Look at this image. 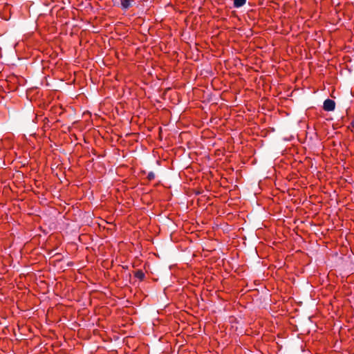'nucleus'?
Listing matches in <instances>:
<instances>
[{
	"label": "nucleus",
	"instance_id": "3",
	"mask_svg": "<svg viewBox=\"0 0 354 354\" xmlns=\"http://www.w3.org/2000/svg\"><path fill=\"white\" fill-rule=\"evenodd\" d=\"M246 2V0H234V6L235 8H240L243 6Z\"/></svg>",
	"mask_w": 354,
	"mask_h": 354
},
{
	"label": "nucleus",
	"instance_id": "5",
	"mask_svg": "<svg viewBox=\"0 0 354 354\" xmlns=\"http://www.w3.org/2000/svg\"><path fill=\"white\" fill-rule=\"evenodd\" d=\"M154 178H155V174H154V172H153V171L149 172V174H147V179L149 180H152Z\"/></svg>",
	"mask_w": 354,
	"mask_h": 354
},
{
	"label": "nucleus",
	"instance_id": "6",
	"mask_svg": "<svg viewBox=\"0 0 354 354\" xmlns=\"http://www.w3.org/2000/svg\"><path fill=\"white\" fill-rule=\"evenodd\" d=\"M351 126L354 129V120L351 122Z\"/></svg>",
	"mask_w": 354,
	"mask_h": 354
},
{
	"label": "nucleus",
	"instance_id": "1",
	"mask_svg": "<svg viewBox=\"0 0 354 354\" xmlns=\"http://www.w3.org/2000/svg\"><path fill=\"white\" fill-rule=\"evenodd\" d=\"M323 108L326 111H332L335 108V102L334 100L330 99H326L324 102Z\"/></svg>",
	"mask_w": 354,
	"mask_h": 354
},
{
	"label": "nucleus",
	"instance_id": "4",
	"mask_svg": "<svg viewBox=\"0 0 354 354\" xmlns=\"http://www.w3.org/2000/svg\"><path fill=\"white\" fill-rule=\"evenodd\" d=\"M145 273L142 270H137L135 273V277L140 280H143L145 278Z\"/></svg>",
	"mask_w": 354,
	"mask_h": 354
},
{
	"label": "nucleus",
	"instance_id": "2",
	"mask_svg": "<svg viewBox=\"0 0 354 354\" xmlns=\"http://www.w3.org/2000/svg\"><path fill=\"white\" fill-rule=\"evenodd\" d=\"M132 0H121V6L123 10H127L131 6Z\"/></svg>",
	"mask_w": 354,
	"mask_h": 354
}]
</instances>
